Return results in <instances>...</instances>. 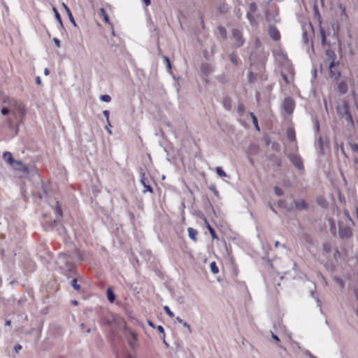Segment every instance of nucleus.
<instances>
[{"mask_svg": "<svg viewBox=\"0 0 358 358\" xmlns=\"http://www.w3.org/2000/svg\"><path fill=\"white\" fill-rule=\"evenodd\" d=\"M1 113L6 117L10 124H18L25 115V109L22 103L13 98L6 96L3 98Z\"/></svg>", "mask_w": 358, "mask_h": 358, "instance_id": "f257e3e1", "label": "nucleus"}, {"mask_svg": "<svg viewBox=\"0 0 358 358\" xmlns=\"http://www.w3.org/2000/svg\"><path fill=\"white\" fill-rule=\"evenodd\" d=\"M232 36L236 47H241L244 44L245 40L243 38L241 32L238 29H234L232 30Z\"/></svg>", "mask_w": 358, "mask_h": 358, "instance_id": "f03ea898", "label": "nucleus"}, {"mask_svg": "<svg viewBox=\"0 0 358 358\" xmlns=\"http://www.w3.org/2000/svg\"><path fill=\"white\" fill-rule=\"evenodd\" d=\"M338 62H335L334 59H332L329 63V74L331 77L337 78L340 76V72L338 69Z\"/></svg>", "mask_w": 358, "mask_h": 358, "instance_id": "7ed1b4c3", "label": "nucleus"}, {"mask_svg": "<svg viewBox=\"0 0 358 358\" xmlns=\"http://www.w3.org/2000/svg\"><path fill=\"white\" fill-rule=\"evenodd\" d=\"M11 166L15 171H18L24 173H29V169L27 166L25 165L22 161L15 160Z\"/></svg>", "mask_w": 358, "mask_h": 358, "instance_id": "20e7f679", "label": "nucleus"}, {"mask_svg": "<svg viewBox=\"0 0 358 358\" xmlns=\"http://www.w3.org/2000/svg\"><path fill=\"white\" fill-rule=\"evenodd\" d=\"M283 107L287 113H292L294 108V101L291 98H286L283 102Z\"/></svg>", "mask_w": 358, "mask_h": 358, "instance_id": "39448f33", "label": "nucleus"}, {"mask_svg": "<svg viewBox=\"0 0 358 358\" xmlns=\"http://www.w3.org/2000/svg\"><path fill=\"white\" fill-rule=\"evenodd\" d=\"M294 166L299 170L303 169V164L301 158L298 155H292L290 158Z\"/></svg>", "mask_w": 358, "mask_h": 358, "instance_id": "423d86ee", "label": "nucleus"}, {"mask_svg": "<svg viewBox=\"0 0 358 358\" xmlns=\"http://www.w3.org/2000/svg\"><path fill=\"white\" fill-rule=\"evenodd\" d=\"M338 233L341 238H348L352 236V231L348 227H340Z\"/></svg>", "mask_w": 358, "mask_h": 358, "instance_id": "0eeeda50", "label": "nucleus"}, {"mask_svg": "<svg viewBox=\"0 0 358 358\" xmlns=\"http://www.w3.org/2000/svg\"><path fill=\"white\" fill-rule=\"evenodd\" d=\"M269 35L275 41H278L280 38V34L278 29L273 26L269 27Z\"/></svg>", "mask_w": 358, "mask_h": 358, "instance_id": "6e6552de", "label": "nucleus"}, {"mask_svg": "<svg viewBox=\"0 0 358 358\" xmlns=\"http://www.w3.org/2000/svg\"><path fill=\"white\" fill-rule=\"evenodd\" d=\"M295 208L299 210H305L308 208V204L303 199H297L294 201Z\"/></svg>", "mask_w": 358, "mask_h": 358, "instance_id": "1a4fd4ad", "label": "nucleus"}, {"mask_svg": "<svg viewBox=\"0 0 358 358\" xmlns=\"http://www.w3.org/2000/svg\"><path fill=\"white\" fill-rule=\"evenodd\" d=\"M3 159L7 164L10 166L15 162V159H13V155L10 152H5L3 155Z\"/></svg>", "mask_w": 358, "mask_h": 358, "instance_id": "9d476101", "label": "nucleus"}, {"mask_svg": "<svg viewBox=\"0 0 358 358\" xmlns=\"http://www.w3.org/2000/svg\"><path fill=\"white\" fill-rule=\"evenodd\" d=\"M137 341V335L134 331L129 332V337L128 338L129 344L131 347L134 348L136 345V342Z\"/></svg>", "mask_w": 358, "mask_h": 358, "instance_id": "9b49d317", "label": "nucleus"}, {"mask_svg": "<svg viewBox=\"0 0 358 358\" xmlns=\"http://www.w3.org/2000/svg\"><path fill=\"white\" fill-rule=\"evenodd\" d=\"M141 182L145 188L144 192L148 191V192L152 193V188L149 185V182H148V179L145 178L144 176L142 177Z\"/></svg>", "mask_w": 358, "mask_h": 358, "instance_id": "f8f14e48", "label": "nucleus"}, {"mask_svg": "<svg viewBox=\"0 0 358 358\" xmlns=\"http://www.w3.org/2000/svg\"><path fill=\"white\" fill-rule=\"evenodd\" d=\"M62 6L63 8L65 9L67 15H68V17H69V20L72 22V24L74 25V26H76V23L75 22V20L73 18V16L69 9V8L66 5V3H62Z\"/></svg>", "mask_w": 358, "mask_h": 358, "instance_id": "ddd939ff", "label": "nucleus"}, {"mask_svg": "<svg viewBox=\"0 0 358 358\" xmlns=\"http://www.w3.org/2000/svg\"><path fill=\"white\" fill-rule=\"evenodd\" d=\"M338 90L341 94H345L348 91V85L345 81L338 83Z\"/></svg>", "mask_w": 358, "mask_h": 358, "instance_id": "4468645a", "label": "nucleus"}, {"mask_svg": "<svg viewBox=\"0 0 358 358\" xmlns=\"http://www.w3.org/2000/svg\"><path fill=\"white\" fill-rule=\"evenodd\" d=\"M204 221H205L206 226L207 229H208L213 239H217L218 238L217 236L215 231L213 229V227L210 225V224L206 219L204 220Z\"/></svg>", "mask_w": 358, "mask_h": 358, "instance_id": "2eb2a0df", "label": "nucleus"}, {"mask_svg": "<svg viewBox=\"0 0 358 358\" xmlns=\"http://www.w3.org/2000/svg\"><path fill=\"white\" fill-rule=\"evenodd\" d=\"M188 231V234H189V238L193 240L194 241H196V236L198 234V232L196 229H193V228H188L187 229Z\"/></svg>", "mask_w": 358, "mask_h": 358, "instance_id": "dca6fc26", "label": "nucleus"}, {"mask_svg": "<svg viewBox=\"0 0 358 358\" xmlns=\"http://www.w3.org/2000/svg\"><path fill=\"white\" fill-rule=\"evenodd\" d=\"M287 138L291 141L296 140L295 132L292 128H288L287 130Z\"/></svg>", "mask_w": 358, "mask_h": 358, "instance_id": "f3484780", "label": "nucleus"}, {"mask_svg": "<svg viewBox=\"0 0 358 358\" xmlns=\"http://www.w3.org/2000/svg\"><path fill=\"white\" fill-rule=\"evenodd\" d=\"M223 106L225 109L229 110L231 108V99L228 97H226L223 99Z\"/></svg>", "mask_w": 358, "mask_h": 358, "instance_id": "a211bd4d", "label": "nucleus"}, {"mask_svg": "<svg viewBox=\"0 0 358 358\" xmlns=\"http://www.w3.org/2000/svg\"><path fill=\"white\" fill-rule=\"evenodd\" d=\"M217 29H218V32H219L220 35L224 39H225L227 38V35L226 29L222 26H220V27H218Z\"/></svg>", "mask_w": 358, "mask_h": 358, "instance_id": "6ab92c4d", "label": "nucleus"}, {"mask_svg": "<svg viewBox=\"0 0 358 358\" xmlns=\"http://www.w3.org/2000/svg\"><path fill=\"white\" fill-rule=\"evenodd\" d=\"M210 267L213 273L216 274L219 272L218 267L215 262L210 263Z\"/></svg>", "mask_w": 358, "mask_h": 358, "instance_id": "aec40b11", "label": "nucleus"}, {"mask_svg": "<svg viewBox=\"0 0 358 358\" xmlns=\"http://www.w3.org/2000/svg\"><path fill=\"white\" fill-rule=\"evenodd\" d=\"M250 116L252 117V122H253L255 128L257 130H259V125H258V121H257V117L255 115V114L253 113H250Z\"/></svg>", "mask_w": 358, "mask_h": 358, "instance_id": "412c9836", "label": "nucleus"}, {"mask_svg": "<svg viewBox=\"0 0 358 358\" xmlns=\"http://www.w3.org/2000/svg\"><path fill=\"white\" fill-rule=\"evenodd\" d=\"M215 171L217 174L220 177H226V173L222 170V169L220 166L215 168Z\"/></svg>", "mask_w": 358, "mask_h": 358, "instance_id": "4be33fe9", "label": "nucleus"}, {"mask_svg": "<svg viewBox=\"0 0 358 358\" xmlns=\"http://www.w3.org/2000/svg\"><path fill=\"white\" fill-rule=\"evenodd\" d=\"M107 296H108V299L110 302H113V301L115 300V295L110 289H108V290H107Z\"/></svg>", "mask_w": 358, "mask_h": 358, "instance_id": "5701e85b", "label": "nucleus"}, {"mask_svg": "<svg viewBox=\"0 0 358 358\" xmlns=\"http://www.w3.org/2000/svg\"><path fill=\"white\" fill-rule=\"evenodd\" d=\"M229 58H230V60L232 63H234V64H238V58L237 57L236 55L235 54H231L230 56H229Z\"/></svg>", "mask_w": 358, "mask_h": 358, "instance_id": "b1692460", "label": "nucleus"}, {"mask_svg": "<svg viewBox=\"0 0 358 358\" xmlns=\"http://www.w3.org/2000/svg\"><path fill=\"white\" fill-rule=\"evenodd\" d=\"M350 147L353 152L358 154V144L350 143Z\"/></svg>", "mask_w": 358, "mask_h": 358, "instance_id": "393cba45", "label": "nucleus"}, {"mask_svg": "<svg viewBox=\"0 0 358 358\" xmlns=\"http://www.w3.org/2000/svg\"><path fill=\"white\" fill-rule=\"evenodd\" d=\"M164 309L166 312V313L171 317H174V313L171 310V309L169 308V306H165L164 307Z\"/></svg>", "mask_w": 358, "mask_h": 358, "instance_id": "a878e982", "label": "nucleus"}, {"mask_svg": "<svg viewBox=\"0 0 358 358\" xmlns=\"http://www.w3.org/2000/svg\"><path fill=\"white\" fill-rule=\"evenodd\" d=\"M71 285L76 290H79L80 289V286L77 283L76 279H73L71 280Z\"/></svg>", "mask_w": 358, "mask_h": 358, "instance_id": "bb28decb", "label": "nucleus"}, {"mask_svg": "<svg viewBox=\"0 0 358 358\" xmlns=\"http://www.w3.org/2000/svg\"><path fill=\"white\" fill-rule=\"evenodd\" d=\"M56 213L58 215L59 217L62 215V210L61 207L59 206V202L57 201V206H56Z\"/></svg>", "mask_w": 358, "mask_h": 358, "instance_id": "cd10ccee", "label": "nucleus"}, {"mask_svg": "<svg viewBox=\"0 0 358 358\" xmlns=\"http://www.w3.org/2000/svg\"><path fill=\"white\" fill-rule=\"evenodd\" d=\"M100 99L101 100H102L103 101H106V102H110V100H111V98L109 95H107V94H105V95H101L100 96Z\"/></svg>", "mask_w": 358, "mask_h": 358, "instance_id": "c85d7f7f", "label": "nucleus"}, {"mask_svg": "<svg viewBox=\"0 0 358 358\" xmlns=\"http://www.w3.org/2000/svg\"><path fill=\"white\" fill-rule=\"evenodd\" d=\"M53 11L55 14V17H56L57 20H58V22L59 23L62 24V19H61L60 15L59 14L57 10L55 8H53Z\"/></svg>", "mask_w": 358, "mask_h": 358, "instance_id": "c756f323", "label": "nucleus"}, {"mask_svg": "<svg viewBox=\"0 0 358 358\" xmlns=\"http://www.w3.org/2000/svg\"><path fill=\"white\" fill-rule=\"evenodd\" d=\"M274 191L278 196H282L283 194L282 190L278 187H275Z\"/></svg>", "mask_w": 358, "mask_h": 358, "instance_id": "7c9ffc66", "label": "nucleus"}, {"mask_svg": "<svg viewBox=\"0 0 358 358\" xmlns=\"http://www.w3.org/2000/svg\"><path fill=\"white\" fill-rule=\"evenodd\" d=\"M103 114L106 117L108 125L110 126V121H109V114H110L109 111L108 110H104L103 112Z\"/></svg>", "mask_w": 358, "mask_h": 358, "instance_id": "2f4dec72", "label": "nucleus"}, {"mask_svg": "<svg viewBox=\"0 0 358 358\" xmlns=\"http://www.w3.org/2000/svg\"><path fill=\"white\" fill-rule=\"evenodd\" d=\"M320 34H321V36H322V43L324 44L325 40H326V36H325L324 31L323 29H321L320 30Z\"/></svg>", "mask_w": 358, "mask_h": 358, "instance_id": "473e14b6", "label": "nucleus"}, {"mask_svg": "<svg viewBox=\"0 0 358 358\" xmlns=\"http://www.w3.org/2000/svg\"><path fill=\"white\" fill-rule=\"evenodd\" d=\"M323 247H324V250L326 252H330V250H331V245H330V244H329V243H325V244H324V246H323Z\"/></svg>", "mask_w": 358, "mask_h": 358, "instance_id": "72a5a7b5", "label": "nucleus"}, {"mask_svg": "<svg viewBox=\"0 0 358 358\" xmlns=\"http://www.w3.org/2000/svg\"><path fill=\"white\" fill-rule=\"evenodd\" d=\"M53 41L57 48L60 47V41L58 38H54Z\"/></svg>", "mask_w": 358, "mask_h": 358, "instance_id": "f704fd0d", "label": "nucleus"}, {"mask_svg": "<svg viewBox=\"0 0 358 358\" xmlns=\"http://www.w3.org/2000/svg\"><path fill=\"white\" fill-rule=\"evenodd\" d=\"M238 110L239 113H243L245 110V108L243 104H240L238 107Z\"/></svg>", "mask_w": 358, "mask_h": 358, "instance_id": "c9c22d12", "label": "nucleus"}, {"mask_svg": "<svg viewBox=\"0 0 358 358\" xmlns=\"http://www.w3.org/2000/svg\"><path fill=\"white\" fill-rule=\"evenodd\" d=\"M157 330L159 331V332L163 334L164 337L165 336V335H164V327L162 326H161V325L158 326Z\"/></svg>", "mask_w": 358, "mask_h": 358, "instance_id": "e433bc0d", "label": "nucleus"}, {"mask_svg": "<svg viewBox=\"0 0 358 358\" xmlns=\"http://www.w3.org/2000/svg\"><path fill=\"white\" fill-rule=\"evenodd\" d=\"M210 189L215 194H217L218 192L217 190L216 189L215 187V186H210Z\"/></svg>", "mask_w": 358, "mask_h": 358, "instance_id": "4c0bfd02", "label": "nucleus"}, {"mask_svg": "<svg viewBox=\"0 0 358 358\" xmlns=\"http://www.w3.org/2000/svg\"><path fill=\"white\" fill-rule=\"evenodd\" d=\"M183 326L185 327H187L189 332H192L191 327H190L189 324H188L187 322H184Z\"/></svg>", "mask_w": 358, "mask_h": 358, "instance_id": "58836bf2", "label": "nucleus"}, {"mask_svg": "<svg viewBox=\"0 0 358 358\" xmlns=\"http://www.w3.org/2000/svg\"><path fill=\"white\" fill-rule=\"evenodd\" d=\"M143 1L144 3V4L145 5V6H148L151 3L150 0H143Z\"/></svg>", "mask_w": 358, "mask_h": 358, "instance_id": "ea45409f", "label": "nucleus"}, {"mask_svg": "<svg viewBox=\"0 0 358 358\" xmlns=\"http://www.w3.org/2000/svg\"><path fill=\"white\" fill-rule=\"evenodd\" d=\"M272 338L276 341L277 342H280V339L279 338L275 335L273 333H272Z\"/></svg>", "mask_w": 358, "mask_h": 358, "instance_id": "a19ab883", "label": "nucleus"}, {"mask_svg": "<svg viewBox=\"0 0 358 358\" xmlns=\"http://www.w3.org/2000/svg\"><path fill=\"white\" fill-rule=\"evenodd\" d=\"M327 56H328L330 59H331L332 55H334V52H333L327 51Z\"/></svg>", "mask_w": 358, "mask_h": 358, "instance_id": "79ce46f5", "label": "nucleus"}, {"mask_svg": "<svg viewBox=\"0 0 358 358\" xmlns=\"http://www.w3.org/2000/svg\"><path fill=\"white\" fill-rule=\"evenodd\" d=\"M164 59L166 60V63H167V65H168L169 68H171V64H170L169 59L167 57H164Z\"/></svg>", "mask_w": 358, "mask_h": 358, "instance_id": "37998d69", "label": "nucleus"}, {"mask_svg": "<svg viewBox=\"0 0 358 358\" xmlns=\"http://www.w3.org/2000/svg\"><path fill=\"white\" fill-rule=\"evenodd\" d=\"M15 349L16 352H19V350H20L22 349V346H21V345H16V346L15 347Z\"/></svg>", "mask_w": 358, "mask_h": 358, "instance_id": "c03bdc74", "label": "nucleus"}, {"mask_svg": "<svg viewBox=\"0 0 358 358\" xmlns=\"http://www.w3.org/2000/svg\"><path fill=\"white\" fill-rule=\"evenodd\" d=\"M36 82L37 84L40 85L41 83V80L40 78V77H37L36 79Z\"/></svg>", "mask_w": 358, "mask_h": 358, "instance_id": "a18cd8bd", "label": "nucleus"}, {"mask_svg": "<svg viewBox=\"0 0 358 358\" xmlns=\"http://www.w3.org/2000/svg\"><path fill=\"white\" fill-rule=\"evenodd\" d=\"M109 127H110V126L108 124V126H106V129H107V131H108V134H112V131L110 130V129L109 128Z\"/></svg>", "mask_w": 358, "mask_h": 358, "instance_id": "49530a36", "label": "nucleus"}, {"mask_svg": "<svg viewBox=\"0 0 358 358\" xmlns=\"http://www.w3.org/2000/svg\"><path fill=\"white\" fill-rule=\"evenodd\" d=\"M176 320H177L179 323H182V321H183V320H182L180 317H176Z\"/></svg>", "mask_w": 358, "mask_h": 358, "instance_id": "de8ad7c7", "label": "nucleus"}, {"mask_svg": "<svg viewBox=\"0 0 358 358\" xmlns=\"http://www.w3.org/2000/svg\"><path fill=\"white\" fill-rule=\"evenodd\" d=\"M44 73H45L46 76L49 75V73H50L49 70H48V69H45V71H44Z\"/></svg>", "mask_w": 358, "mask_h": 358, "instance_id": "09e8293b", "label": "nucleus"}, {"mask_svg": "<svg viewBox=\"0 0 358 358\" xmlns=\"http://www.w3.org/2000/svg\"><path fill=\"white\" fill-rule=\"evenodd\" d=\"M10 323H11L10 320H6V324L8 326H10Z\"/></svg>", "mask_w": 358, "mask_h": 358, "instance_id": "8fccbe9b", "label": "nucleus"}, {"mask_svg": "<svg viewBox=\"0 0 358 358\" xmlns=\"http://www.w3.org/2000/svg\"><path fill=\"white\" fill-rule=\"evenodd\" d=\"M277 164H278V166H280V164H281L280 159H277Z\"/></svg>", "mask_w": 358, "mask_h": 358, "instance_id": "3c124183", "label": "nucleus"}, {"mask_svg": "<svg viewBox=\"0 0 358 358\" xmlns=\"http://www.w3.org/2000/svg\"><path fill=\"white\" fill-rule=\"evenodd\" d=\"M282 77H283L284 80H285L286 83H287V78L286 76L283 75V76H282Z\"/></svg>", "mask_w": 358, "mask_h": 358, "instance_id": "603ef678", "label": "nucleus"}, {"mask_svg": "<svg viewBox=\"0 0 358 358\" xmlns=\"http://www.w3.org/2000/svg\"><path fill=\"white\" fill-rule=\"evenodd\" d=\"M279 245H280V243H279L278 241H276V242L275 243V246L276 248H278V247L279 246Z\"/></svg>", "mask_w": 358, "mask_h": 358, "instance_id": "864d4df0", "label": "nucleus"}, {"mask_svg": "<svg viewBox=\"0 0 358 358\" xmlns=\"http://www.w3.org/2000/svg\"><path fill=\"white\" fill-rule=\"evenodd\" d=\"M355 296L357 300L358 301V292H355Z\"/></svg>", "mask_w": 358, "mask_h": 358, "instance_id": "5fc2aeb1", "label": "nucleus"}, {"mask_svg": "<svg viewBox=\"0 0 358 358\" xmlns=\"http://www.w3.org/2000/svg\"><path fill=\"white\" fill-rule=\"evenodd\" d=\"M72 303H73L74 305H77L78 304V302L76 301H72Z\"/></svg>", "mask_w": 358, "mask_h": 358, "instance_id": "6e6d98bb", "label": "nucleus"}, {"mask_svg": "<svg viewBox=\"0 0 358 358\" xmlns=\"http://www.w3.org/2000/svg\"><path fill=\"white\" fill-rule=\"evenodd\" d=\"M127 358H134L131 355H128Z\"/></svg>", "mask_w": 358, "mask_h": 358, "instance_id": "4d7b16f0", "label": "nucleus"}, {"mask_svg": "<svg viewBox=\"0 0 358 358\" xmlns=\"http://www.w3.org/2000/svg\"><path fill=\"white\" fill-rule=\"evenodd\" d=\"M105 20H106V21H108V17H107L106 15L105 16Z\"/></svg>", "mask_w": 358, "mask_h": 358, "instance_id": "13d9d810", "label": "nucleus"}, {"mask_svg": "<svg viewBox=\"0 0 358 358\" xmlns=\"http://www.w3.org/2000/svg\"><path fill=\"white\" fill-rule=\"evenodd\" d=\"M102 13H105L104 10L103 8L101 9Z\"/></svg>", "mask_w": 358, "mask_h": 358, "instance_id": "bf43d9fd", "label": "nucleus"}, {"mask_svg": "<svg viewBox=\"0 0 358 358\" xmlns=\"http://www.w3.org/2000/svg\"><path fill=\"white\" fill-rule=\"evenodd\" d=\"M357 315L358 316V308L357 309Z\"/></svg>", "mask_w": 358, "mask_h": 358, "instance_id": "052dcab7", "label": "nucleus"}]
</instances>
